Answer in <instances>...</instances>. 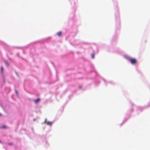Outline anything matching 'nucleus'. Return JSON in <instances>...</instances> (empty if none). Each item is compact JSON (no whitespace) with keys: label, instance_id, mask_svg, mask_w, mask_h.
Masks as SVG:
<instances>
[{"label":"nucleus","instance_id":"nucleus-3","mask_svg":"<svg viewBox=\"0 0 150 150\" xmlns=\"http://www.w3.org/2000/svg\"><path fill=\"white\" fill-rule=\"evenodd\" d=\"M62 34V33L61 32H59L57 33V35L59 36H60Z\"/></svg>","mask_w":150,"mask_h":150},{"label":"nucleus","instance_id":"nucleus-13","mask_svg":"<svg viewBox=\"0 0 150 150\" xmlns=\"http://www.w3.org/2000/svg\"><path fill=\"white\" fill-rule=\"evenodd\" d=\"M0 143H1V142L0 141Z\"/></svg>","mask_w":150,"mask_h":150},{"label":"nucleus","instance_id":"nucleus-2","mask_svg":"<svg viewBox=\"0 0 150 150\" xmlns=\"http://www.w3.org/2000/svg\"><path fill=\"white\" fill-rule=\"evenodd\" d=\"M40 101V99L38 98V99L34 100V102L35 103H38Z\"/></svg>","mask_w":150,"mask_h":150},{"label":"nucleus","instance_id":"nucleus-1","mask_svg":"<svg viewBox=\"0 0 150 150\" xmlns=\"http://www.w3.org/2000/svg\"><path fill=\"white\" fill-rule=\"evenodd\" d=\"M127 59L129 60L132 64H134L137 63V60L136 59L130 57H127Z\"/></svg>","mask_w":150,"mask_h":150},{"label":"nucleus","instance_id":"nucleus-10","mask_svg":"<svg viewBox=\"0 0 150 150\" xmlns=\"http://www.w3.org/2000/svg\"><path fill=\"white\" fill-rule=\"evenodd\" d=\"M16 93H17V94H18V92L17 91H16Z\"/></svg>","mask_w":150,"mask_h":150},{"label":"nucleus","instance_id":"nucleus-5","mask_svg":"<svg viewBox=\"0 0 150 150\" xmlns=\"http://www.w3.org/2000/svg\"><path fill=\"white\" fill-rule=\"evenodd\" d=\"M94 53H92L91 54V57H92L93 58H94Z\"/></svg>","mask_w":150,"mask_h":150},{"label":"nucleus","instance_id":"nucleus-7","mask_svg":"<svg viewBox=\"0 0 150 150\" xmlns=\"http://www.w3.org/2000/svg\"><path fill=\"white\" fill-rule=\"evenodd\" d=\"M1 71L2 73H3V67H1Z\"/></svg>","mask_w":150,"mask_h":150},{"label":"nucleus","instance_id":"nucleus-11","mask_svg":"<svg viewBox=\"0 0 150 150\" xmlns=\"http://www.w3.org/2000/svg\"><path fill=\"white\" fill-rule=\"evenodd\" d=\"M1 114L0 113V116H1Z\"/></svg>","mask_w":150,"mask_h":150},{"label":"nucleus","instance_id":"nucleus-6","mask_svg":"<svg viewBox=\"0 0 150 150\" xmlns=\"http://www.w3.org/2000/svg\"><path fill=\"white\" fill-rule=\"evenodd\" d=\"M5 64H6L7 66H9V63H8V62H5Z\"/></svg>","mask_w":150,"mask_h":150},{"label":"nucleus","instance_id":"nucleus-9","mask_svg":"<svg viewBox=\"0 0 150 150\" xmlns=\"http://www.w3.org/2000/svg\"><path fill=\"white\" fill-rule=\"evenodd\" d=\"M1 128H6V126H3L2 127H1Z\"/></svg>","mask_w":150,"mask_h":150},{"label":"nucleus","instance_id":"nucleus-12","mask_svg":"<svg viewBox=\"0 0 150 150\" xmlns=\"http://www.w3.org/2000/svg\"><path fill=\"white\" fill-rule=\"evenodd\" d=\"M4 82L5 80H4Z\"/></svg>","mask_w":150,"mask_h":150},{"label":"nucleus","instance_id":"nucleus-8","mask_svg":"<svg viewBox=\"0 0 150 150\" xmlns=\"http://www.w3.org/2000/svg\"><path fill=\"white\" fill-rule=\"evenodd\" d=\"M8 145L11 146L13 145V143L12 142L9 143H8Z\"/></svg>","mask_w":150,"mask_h":150},{"label":"nucleus","instance_id":"nucleus-4","mask_svg":"<svg viewBox=\"0 0 150 150\" xmlns=\"http://www.w3.org/2000/svg\"><path fill=\"white\" fill-rule=\"evenodd\" d=\"M48 125H51L52 124V123L50 122H47Z\"/></svg>","mask_w":150,"mask_h":150}]
</instances>
